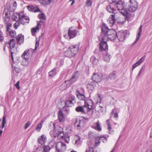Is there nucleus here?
<instances>
[{
	"instance_id": "f3484780",
	"label": "nucleus",
	"mask_w": 152,
	"mask_h": 152,
	"mask_svg": "<svg viewBox=\"0 0 152 152\" xmlns=\"http://www.w3.org/2000/svg\"><path fill=\"white\" fill-rule=\"evenodd\" d=\"M102 78V75L101 74H94L92 77V80L96 83L100 82Z\"/></svg>"
},
{
	"instance_id": "9d476101",
	"label": "nucleus",
	"mask_w": 152,
	"mask_h": 152,
	"mask_svg": "<svg viewBox=\"0 0 152 152\" xmlns=\"http://www.w3.org/2000/svg\"><path fill=\"white\" fill-rule=\"evenodd\" d=\"M78 31L76 30L75 27H71L68 30V35H65L64 37L67 39H70L75 37L77 35Z\"/></svg>"
},
{
	"instance_id": "39448f33",
	"label": "nucleus",
	"mask_w": 152,
	"mask_h": 152,
	"mask_svg": "<svg viewBox=\"0 0 152 152\" xmlns=\"http://www.w3.org/2000/svg\"><path fill=\"white\" fill-rule=\"evenodd\" d=\"M15 43L16 41L14 39H11L8 42L6 43V45H7V47L8 48L11 52V58L13 63L17 62L18 61V58H17V59H16V58H15V60H14L13 58V56L19 50L18 48L15 47Z\"/></svg>"
},
{
	"instance_id": "dca6fc26",
	"label": "nucleus",
	"mask_w": 152,
	"mask_h": 152,
	"mask_svg": "<svg viewBox=\"0 0 152 152\" xmlns=\"http://www.w3.org/2000/svg\"><path fill=\"white\" fill-rule=\"evenodd\" d=\"M69 49L75 56L78 53L79 50V45H72L69 48Z\"/></svg>"
},
{
	"instance_id": "a19ab883",
	"label": "nucleus",
	"mask_w": 152,
	"mask_h": 152,
	"mask_svg": "<svg viewBox=\"0 0 152 152\" xmlns=\"http://www.w3.org/2000/svg\"><path fill=\"white\" fill-rule=\"evenodd\" d=\"M80 123L81 121H77L75 124V127L78 129H80Z\"/></svg>"
},
{
	"instance_id": "864d4df0",
	"label": "nucleus",
	"mask_w": 152,
	"mask_h": 152,
	"mask_svg": "<svg viewBox=\"0 0 152 152\" xmlns=\"http://www.w3.org/2000/svg\"><path fill=\"white\" fill-rule=\"evenodd\" d=\"M86 152H94L93 147H89L88 149H87Z\"/></svg>"
},
{
	"instance_id": "4c0bfd02",
	"label": "nucleus",
	"mask_w": 152,
	"mask_h": 152,
	"mask_svg": "<svg viewBox=\"0 0 152 152\" xmlns=\"http://www.w3.org/2000/svg\"><path fill=\"white\" fill-rule=\"evenodd\" d=\"M12 66L13 71H15L17 73H18L20 72V69L19 68L16 67V66H14L13 64H12Z\"/></svg>"
},
{
	"instance_id": "2eb2a0df",
	"label": "nucleus",
	"mask_w": 152,
	"mask_h": 152,
	"mask_svg": "<svg viewBox=\"0 0 152 152\" xmlns=\"http://www.w3.org/2000/svg\"><path fill=\"white\" fill-rule=\"evenodd\" d=\"M99 40L101 42L99 44V49L101 51L105 50L108 49V45L107 43V40L104 39L103 40H100L99 39Z\"/></svg>"
},
{
	"instance_id": "6ab92c4d",
	"label": "nucleus",
	"mask_w": 152,
	"mask_h": 152,
	"mask_svg": "<svg viewBox=\"0 0 152 152\" xmlns=\"http://www.w3.org/2000/svg\"><path fill=\"white\" fill-rule=\"evenodd\" d=\"M21 16H22V12L19 13L15 12L13 13L12 18L14 21L20 22Z\"/></svg>"
},
{
	"instance_id": "e433bc0d",
	"label": "nucleus",
	"mask_w": 152,
	"mask_h": 152,
	"mask_svg": "<svg viewBox=\"0 0 152 152\" xmlns=\"http://www.w3.org/2000/svg\"><path fill=\"white\" fill-rule=\"evenodd\" d=\"M29 59H26V58H23L22 62V65L25 66H27L29 64Z\"/></svg>"
},
{
	"instance_id": "79ce46f5",
	"label": "nucleus",
	"mask_w": 152,
	"mask_h": 152,
	"mask_svg": "<svg viewBox=\"0 0 152 152\" xmlns=\"http://www.w3.org/2000/svg\"><path fill=\"white\" fill-rule=\"evenodd\" d=\"M43 122V120H42L41 123L39 124L37 126L36 129L37 132H39L42 127V124Z\"/></svg>"
},
{
	"instance_id": "a878e982",
	"label": "nucleus",
	"mask_w": 152,
	"mask_h": 152,
	"mask_svg": "<svg viewBox=\"0 0 152 152\" xmlns=\"http://www.w3.org/2000/svg\"><path fill=\"white\" fill-rule=\"evenodd\" d=\"M46 141V136L44 135H42L38 139L39 142L41 145L44 144Z\"/></svg>"
},
{
	"instance_id": "7c9ffc66",
	"label": "nucleus",
	"mask_w": 152,
	"mask_h": 152,
	"mask_svg": "<svg viewBox=\"0 0 152 152\" xmlns=\"http://www.w3.org/2000/svg\"><path fill=\"white\" fill-rule=\"evenodd\" d=\"M91 61L92 63L94 66H96L98 63V60L96 59L94 56H92L90 58Z\"/></svg>"
},
{
	"instance_id": "aec40b11",
	"label": "nucleus",
	"mask_w": 152,
	"mask_h": 152,
	"mask_svg": "<svg viewBox=\"0 0 152 152\" xmlns=\"http://www.w3.org/2000/svg\"><path fill=\"white\" fill-rule=\"evenodd\" d=\"M74 145L75 147H78L81 145L82 141L80 140V138L79 136H75L74 138Z\"/></svg>"
},
{
	"instance_id": "20e7f679",
	"label": "nucleus",
	"mask_w": 152,
	"mask_h": 152,
	"mask_svg": "<svg viewBox=\"0 0 152 152\" xmlns=\"http://www.w3.org/2000/svg\"><path fill=\"white\" fill-rule=\"evenodd\" d=\"M107 10L109 12L113 13L110 16L107 21L109 26H112L114 25L115 22H118L117 21L119 18V13L117 12L114 13V11H115L114 8L113 4H110L108 5L107 7Z\"/></svg>"
},
{
	"instance_id": "7ed1b4c3",
	"label": "nucleus",
	"mask_w": 152,
	"mask_h": 152,
	"mask_svg": "<svg viewBox=\"0 0 152 152\" xmlns=\"http://www.w3.org/2000/svg\"><path fill=\"white\" fill-rule=\"evenodd\" d=\"M54 130L51 131L50 134L54 137H58L59 138L64 139L66 142L68 143L69 141V137L67 134H64L63 128L60 126H58L56 128L55 127V124L52 123Z\"/></svg>"
},
{
	"instance_id": "69168bd1",
	"label": "nucleus",
	"mask_w": 152,
	"mask_h": 152,
	"mask_svg": "<svg viewBox=\"0 0 152 152\" xmlns=\"http://www.w3.org/2000/svg\"><path fill=\"white\" fill-rule=\"evenodd\" d=\"M27 8L29 10H32V9L34 8L33 7H31L29 6H27Z\"/></svg>"
},
{
	"instance_id": "c9c22d12",
	"label": "nucleus",
	"mask_w": 152,
	"mask_h": 152,
	"mask_svg": "<svg viewBox=\"0 0 152 152\" xmlns=\"http://www.w3.org/2000/svg\"><path fill=\"white\" fill-rule=\"evenodd\" d=\"M77 78L76 74H75L73 75L70 79L68 80L69 81V84H70V85L71 84L74 83L77 80Z\"/></svg>"
},
{
	"instance_id": "b1692460",
	"label": "nucleus",
	"mask_w": 152,
	"mask_h": 152,
	"mask_svg": "<svg viewBox=\"0 0 152 152\" xmlns=\"http://www.w3.org/2000/svg\"><path fill=\"white\" fill-rule=\"evenodd\" d=\"M16 39L17 44L19 45L20 44L24 41V36L21 34H19L17 36Z\"/></svg>"
},
{
	"instance_id": "4d7b16f0",
	"label": "nucleus",
	"mask_w": 152,
	"mask_h": 152,
	"mask_svg": "<svg viewBox=\"0 0 152 152\" xmlns=\"http://www.w3.org/2000/svg\"><path fill=\"white\" fill-rule=\"evenodd\" d=\"M96 96L98 97V100H97V102L99 103L101 101V98L99 94H97L96 95Z\"/></svg>"
},
{
	"instance_id": "8fccbe9b",
	"label": "nucleus",
	"mask_w": 152,
	"mask_h": 152,
	"mask_svg": "<svg viewBox=\"0 0 152 152\" xmlns=\"http://www.w3.org/2000/svg\"><path fill=\"white\" fill-rule=\"evenodd\" d=\"M6 123V121L5 119V117L4 116H3L2 120V129H3L5 126V125Z\"/></svg>"
},
{
	"instance_id": "2f4dec72",
	"label": "nucleus",
	"mask_w": 152,
	"mask_h": 152,
	"mask_svg": "<svg viewBox=\"0 0 152 152\" xmlns=\"http://www.w3.org/2000/svg\"><path fill=\"white\" fill-rule=\"evenodd\" d=\"M111 57L110 54L108 53H107L103 56V60L104 61L108 62L110 61Z\"/></svg>"
},
{
	"instance_id": "6e6552de",
	"label": "nucleus",
	"mask_w": 152,
	"mask_h": 152,
	"mask_svg": "<svg viewBox=\"0 0 152 152\" xmlns=\"http://www.w3.org/2000/svg\"><path fill=\"white\" fill-rule=\"evenodd\" d=\"M127 10L128 11V16L129 17L130 15V12H134L136 10L138 4L137 2L134 0H130L127 3Z\"/></svg>"
},
{
	"instance_id": "bf43d9fd",
	"label": "nucleus",
	"mask_w": 152,
	"mask_h": 152,
	"mask_svg": "<svg viewBox=\"0 0 152 152\" xmlns=\"http://www.w3.org/2000/svg\"><path fill=\"white\" fill-rule=\"evenodd\" d=\"M143 72V71H142V70H140L138 74L136 77L137 79H138L140 77L141 74Z\"/></svg>"
},
{
	"instance_id": "774afa93",
	"label": "nucleus",
	"mask_w": 152,
	"mask_h": 152,
	"mask_svg": "<svg viewBox=\"0 0 152 152\" xmlns=\"http://www.w3.org/2000/svg\"><path fill=\"white\" fill-rule=\"evenodd\" d=\"M75 3V1H72V2L71 4V6L72 5Z\"/></svg>"
},
{
	"instance_id": "c756f323",
	"label": "nucleus",
	"mask_w": 152,
	"mask_h": 152,
	"mask_svg": "<svg viewBox=\"0 0 152 152\" xmlns=\"http://www.w3.org/2000/svg\"><path fill=\"white\" fill-rule=\"evenodd\" d=\"M109 120L108 119L107 120V129L109 131V134H113L114 133V130L112 129L111 125L109 122Z\"/></svg>"
},
{
	"instance_id": "f257e3e1",
	"label": "nucleus",
	"mask_w": 152,
	"mask_h": 152,
	"mask_svg": "<svg viewBox=\"0 0 152 152\" xmlns=\"http://www.w3.org/2000/svg\"><path fill=\"white\" fill-rule=\"evenodd\" d=\"M9 9H5L3 13L4 22L6 24L7 31H9L12 27V24L10 21V11L14 12L16 8L17 4L14 0H11L9 2Z\"/></svg>"
},
{
	"instance_id": "f8f14e48",
	"label": "nucleus",
	"mask_w": 152,
	"mask_h": 152,
	"mask_svg": "<svg viewBox=\"0 0 152 152\" xmlns=\"http://www.w3.org/2000/svg\"><path fill=\"white\" fill-rule=\"evenodd\" d=\"M128 31H126L121 30L117 33L116 36L119 41L123 42L128 35Z\"/></svg>"
},
{
	"instance_id": "603ef678",
	"label": "nucleus",
	"mask_w": 152,
	"mask_h": 152,
	"mask_svg": "<svg viewBox=\"0 0 152 152\" xmlns=\"http://www.w3.org/2000/svg\"><path fill=\"white\" fill-rule=\"evenodd\" d=\"M20 23L19 21H16L14 25V28L15 29L17 28L20 25Z\"/></svg>"
},
{
	"instance_id": "5701e85b",
	"label": "nucleus",
	"mask_w": 152,
	"mask_h": 152,
	"mask_svg": "<svg viewBox=\"0 0 152 152\" xmlns=\"http://www.w3.org/2000/svg\"><path fill=\"white\" fill-rule=\"evenodd\" d=\"M69 81H66L65 82L63 83L60 86L59 88L61 90H64L67 88L70 85L69 84Z\"/></svg>"
},
{
	"instance_id": "e2e57ef3",
	"label": "nucleus",
	"mask_w": 152,
	"mask_h": 152,
	"mask_svg": "<svg viewBox=\"0 0 152 152\" xmlns=\"http://www.w3.org/2000/svg\"><path fill=\"white\" fill-rule=\"evenodd\" d=\"M34 8V9H35L33 11L34 12H37L39 11V8L37 7V8Z\"/></svg>"
},
{
	"instance_id": "6e6d98bb",
	"label": "nucleus",
	"mask_w": 152,
	"mask_h": 152,
	"mask_svg": "<svg viewBox=\"0 0 152 152\" xmlns=\"http://www.w3.org/2000/svg\"><path fill=\"white\" fill-rule=\"evenodd\" d=\"M4 39V36L3 33L0 30V42H2Z\"/></svg>"
},
{
	"instance_id": "f704fd0d",
	"label": "nucleus",
	"mask_w": 152,
	"mask_h": 152,
	"mask_svg": "<svg viewBox=\"0 0 152 152\" xmlns=\"http://www.w3.org/2000/svg\"><path fill=\"white\" fill-rule=\"evenodd\" d=\"M64 55L65 56L69 58H71L74 56V55H73L71 51L69 48H68L67 50L64 53Z\"/></svg>"
},
{
	"instance_id": "13d9d810",
	"label": "nucleus",
	"mask_w": 152,
	"mask_h": 152,
	"mask_svg": "<svg viewBox=\"0 0 152 152\" xmlns=\"http://www.w3.org/2000/svg\"><path fill=\"white\" fill-rule=\"evenodd\" d=\"M31 124V123L30 122H28L25 124V129H27L28 127V126H30Z\"/></svg>"
},
{
	"instance_id": "a211bd4d",
	"label": "nucleus",
	"mask_w": 152,
	"mask_h": 152,
	"mask_svg": "<svg viewBox=\"0 0 152 152\" xmlns=\"http://www.w3.org/2000/svg\"><path fill=\"white\" fill-rule=\"evenodd\" d=\"M29 21V18L23 14L22 12V16H21L20 18V23L24 25L26 23H28Z\"/></svg>"
},
{
	"instance_id": "a18cd8bd",
	"label": "nucleus",
	"mask_w": 152,
	"mask_h": 152,
	"mask_svg": "<svg viewBox=\"0 0 152 152\" xmlns=\"http://www.w3.org/2000/svg\"><path fill=\"white\" fill-rule=\"evenodd\" d=\"M9 31L10 35L12 37H15L16 36V33L15 31L14 30H11L10 31Z\"/></svg>"
},
{
	"instance_id": "4468645a",
	"label": "nucleus",
	"mask_w": 152,
	"mask_h": 152,
	"mask_svg": "<svg viewBox=\"0 0 152 152\" xmlns=\"http://www.w3.org/2000/svg\"><path fill=\"white\" fill-rule=\"evenodd\" d=\"M34 51V50L31 48L26 50L21 55V57L23 58L29 59L30 57L33 54Z\"/></svg>"
},
{
	"instance_id": "1a4fd4ad",
	"label": "nucleus",
	"mask_w": 152,
	"mask_h": 152,
	"mask_svg": "<svg viewBox=\"0 0 152 152\" xmlns=\"http://www.w3.org/2000/svg\"><path fill=\"white\" fill-rule=\"evenodd\" d=\"M69 113V111L68 108L64 107L62 110H60L58 112V118L60 122H64L66 119V116Z\"/></svg>"
},
{
	"instance_id": "5fc2aeb1",
	"label": "nucleus",
	"mask_w": 152,
	"mask_h": 152,
	"mask_svg": "<svg viewBox=\"0 0 152 152\" xmlns=\"http://www.w3.org/2000/svg\"><path fill=\"white\" fill-rule=\"evenodd\" d=\"M101 140L103 142H105L107 141V139L104 135H101Z\"/></svg>"
},
{
	"instance_id": "f03ea898",
	"label": "nucleus",
	"mask_w": 152,
	"mask_h": 152,
	"mask_svg": "<svg viewBox=\"0 0 152 152\" xmlns=\"http://www.w3.org/2000/svg\"><path fill=\"white\" fill-rule=\"evenodd\" d=\"M117 33L113 30L109 29L107 27L103 26L102 28V32L98 38L100 40H103L104 39L107 40L108 39L113 40L116 38Z\"/></svg>"
},
{
	"instance_id": "de8ad7c7",
	"label": "nucleus",
	"mask_w": 152,
	"mask_h": 152,
	"mask_svg": "<svg viewBox=\"0 0 152 152\" xmlns=\"http://www.w3.org/2000/svg\"><path fill=\"white\" fill-rule=\"evenodd\" d=\"M115 72H114L113 73H111L110 75V77L111 79H114L115 77Z\"/></svg>"
},
{
	"instance_id": "423d86ee",
	"label": "nucleus",
	"mask_w": 152,
	"mask_h": 152,
	"mask_svg": "<svg viewBox=\"0 0 152 152\" xmlns=\"http://www.w3.org/2000/svg\"><path fill=\"white\" fill-rule=\"evenodd\" d=\"M93 104V102L91 100L89 99L86 100L85 101L83 106L77 107L75 108V110L78 112L86 113L92 109Z\"/></svg>"
},
{
	"instance_id": "09e8293b",
	"label": "nucleus",
	"mask_w": 152,
	"mask_h": 152,
	"mask_svg": "<svg viewBox=\"0 0 152 152\" xmlns=\"http://www.w3.org/2000/svg\"><path fill=\"white\" fill-rule=\"evenodd\" d=\"M112 115L114 117L116 118H117L118 117V114L115 113V109H114L112 111Z\"/></svg>"
},
{
	"instance_id": "ea45409f",
	"label": "nucleus",
	"mask_w": 152,
	"mask_h": 152,
	"mask_svg": "<svg viewBox=\"0 0 152 152\" xmlns=\"http://www.w3.org/2000/svg\"><path fill=\"white\" fill-rule=\"evenodd\" d=\"M64 61L62 59H61L58 60L56 63L57 66L59 68L61 66H62L63 64Z\"/></svg>"
},
{
	"instance_id": "58836bf2",
	"label": "nucleus",
	"mask_w": 152,
	"mask_h": 152,
	"mask_svg": "<svg viewBox=\"0 0 152 152\" xmlns=\"http://www.w3.org/2000/svg\"><path fill=\"white\" fill-rule=\"evenodd\" d=\"M56 69H54L49 72V76L52 77L56 75Z\"/></svg>"
},
{
	"instance_id": "c03bdc74",
	"label": "nucleus",
	"mask_w": 152,
	"mask_h": 152,
	"mask_svg": "<svg viewBox=\"0 0 152 152\" xmlns=\"http://www.w3.org/2000/svg\"><path fill=\"white\" fill-rule=\"evenodd\" d=\"M38 16L39 19L40 20H45V16L43 13L39 14Z\"/></svg>"
},
{
	"instance_id": "72a5a7b5",
	"label": "nucleus",
	"mask_w": 152,
	"mask_h": 152,
	"mask_svg": "<svg viewBox=\"0 0 152 152\" xmlns=\"http://www.w3.org/2000/svg\"><path fill=\"white\" fill-rule=\"evenodd\" d=\"M95 86V83L94 82H91L88 83L87 85V88L91 90H93L94 89Z\"/></svg>"
},
{
	"instance_id": "ddd939ff",
	"label": "nucleus",
	"mask_w": 152,
	"mask_h": 152,
	"mask_svg": "<svg viewBox=\"0 0 152 152\" xmlns=\"http://www.w3.org/2000/svg\"><path fill=\"white\" fill-rule=\"evenodd\" d=\"M56 150L58 152H64L66 148V145L61 142H59L56 143Z\"/></svg>"
},
{
	"instance_id": "49530a36",
	"label": "nucleus",
	"mask_w": 152,
	"mask_h": 152,
	"mask_svg": "<svg viewBox=\"0 0 152 152\" xmlns=\"http://www.w3.org/2000/svg\"><path fill=\"white\" fill-rule=\"evenodd\" d=\"M92 5V2L91 0H87L86 6L87 7H90Z\"/></svg>"
},
{
	"instance_id": "bb28decb",
	"label": "nucleus",
	"mask_w": 152,
	"mask_h": 152,
	"mask_svg": "<svg viewBox=\"0 0 152 152\" xmlns=\"http://www.w3.org/2000/svg\"><path fill=\"white\" fill-rule=\"evenodd\" d=\"M53 0H40L39 2L41 4L43 5H47L50 4Z\"/></svg>"
},
{
	"instance_id": "0eeeda50",
	"label": "nucleus",
	"mask_w": 152,
	"mask_h": 152,
	"mask_svg": "<svg viewBox=\"0 0 152 152\" xmlns=\"http://www.w3.org/2000/svg\"><path fill=\"white\" fill-rule=\"evenodd\" d=\"M116 7L119 12L126 18L127 17L128 11H127V5L122 1H118L116 4Z\"/></svg>"
},
{
	"instance_id": "680f3d73",
	"label": "nucleus",
	"mask_w": 152,
	"mask_h": 152,
	"mask_svg": "<svg viewBox=\"0 0 152 152\" xmlns=\"http://www.w3.org/2000/svg\"><path fill=\"white\" fill-rule=\"evenodd\" d=\"M116 0H108V1L110 4H113V3H114Z\"/></svg>"
},
{
	"instance_id": "393cba45",
	"label": "nucleus",
	"mask_w": 152,
	"mask_h": 152,
	"mask_svg": "<svg viewBox=\"0 0 152 152\" xmlns=\"http://www.w3.org/2000/svg\"><path fill=\"white\" fill-rule=\"evenodd\" d=\"M92 127L98 131H100L101 130V128L99 121H98L96 123H93L92 125Z\"/></svg>"
},
{
	"instance_id": "cd10ccee",
	"label": "nucleus",
	"mask_w": 152,
	"mask_h": 152,
	"mask_svg": "<svg viewBox=\"0 0 152 152\" xmlns=\"http://www.w3.org/2000/svg\"><path fill=\"white\" fill-rule=\"evenodd\" d=\"M138 33L137 36L136 41L133 43V44L134 45L136 43L138 40H139V38L140 37V35L142 32V26L140 25L139 30H138Z\"/></svg>"
},
{
	"instance_id": "37998d69",
	"label": "nucleus",
	"mask_w": 152,
	"mask_h": 152,
	"mask_svg": "<svg viewBox=\"0 0 152 152\" xmlns=\"http://www.w3.org/2000/svg\"><path fill=\"white\" fill-rule=\"evenodd\" d=\"M95 145H97L99 144L101 140V136L96 137V138Z\"/></svg>"
},
{
	"instance_id": "3c124183",
	"label": "nucleus",
	"mask_w": 152,
	"mask_h": 152,
	"mask_svg": "<svg viewBox=\"0 0 152 152\" xmlns=\"http://www.w3.org/2000/svg\"><path fill=\"white\" fill-rule=\"evenodd\" d=\"M50 148L48 146H45L43 148L42 152H48L50 150Z\"/></svg>"
},
{
	"instance_id": "338daca9",
	"label": "nucleus",
	"mask_w": 152,
	"mask_h": 152,
	"mask_svg": "<svg viewBox=\"0 0 152 152\" xmlns=\"http://www.w3.org/2000/svg\"><path fill=\"white\" fill-rule=\"evenodd\" d=\"M3 131L2 130H0V137H1L2 133Z\"/></svg>"
},
{
	"instance_id": "9b49d317",
	"label": "nucleus",
	"mask_w": 152,
	"mask_h": 152,
	"mask_svg": "<svg viewBox=\"0 0 152 152\" xmlns=\"http://www.w3.org/2000/svg\"><path fill=\"white\" fill-rule=\"evenodd\" d=\"M77 98L80 100H84L86 97L84 95V90L83 88H78L75 92Z\"/></svg>"
},
{
	"instance_id": "c85d7f7f",
	"label": "nucleus",
	"mask_w": 152,
	"mask_h": 152,
	"mask_svg": "<svg viewBox=\"0 0 152 152\" xmlns=\"http://www.w3.org/2000/svg\"><path fill=\"white\" fill-rule=\"evenodd\" d=\"M138 33L137 36L136 41L133 43V44L134 45L136 43L138 40H139V38L140 37V35L142 32V26L140 25L139 30H138Z\"/></svg>"
},
{
	"instance_id": "412c9836",
	"label": "nucleus",
	"mask_w": 152,
	"mask_h": 152,
	"mask_svg": "<svg viewBox=\"0 0 152 152\" xmlns=\"http://www.w3.org/2000/svg\"><path fill=\"white\" fill-rule=\"evenodd\" d=\"M75 103V97L74 96H72L69 100L67 101L65 103L66 105L68 107L72 106L73 104Z\"/></svg>"
},
{
	"instance_id": "473e14b6",
	"label": "nucleus",
	"mask_w": 152,
	"mask_h": 152,
	"mask_svg": "<svg viewBox=\"0 0 152 152\" xmlns=\"http://www.w3.org/2000/svg\"><path fill=\"white\" fill-rule=\"evenodd\" d=\"M40 22H43V21H39L37 23V26L35 28H32L31 31L32 33H35L37 31H39V26L40 25V24L39 23Z\"/></svg>"
},
{
	"instance_id": "0e129e2a",
	"label": "nucleus",
	"mask_w": 152,
	"mask_h": 152,
	"mask_svg": "<svg viewBox=\"0 0 152 152\" xmlns=\"http://www.w3.org/2000/svg\"><path fill=\"white\" fill-rule=\"evenodd\" d=\"M39 42L37 41L35 46V49H36L39 46Z\"/></svg>"
},
{
	"instance_id": "052dcab7",
	"label": "nucleus",
	"mask_w": 152,
	"mask_h": 152,
	"mask_svg": "<svg viewBox=\"0 0 152 152\" xmlns=\"http://www.w3.org/2000/svg\"><path fill=\"white\" fill-rule=\"evenodd\" d=\"M19 81H18L16 84L15 85V86H16V88L17 89H20V87L19 86Z\"/></svg>"
},
{
	"instance_id": "4be33fe9",
	"label": "nucleus",
	"mask_w": 152,
	"mask_h": 152,
	"mask_svg": "<svg viewBox=\"0 0 152 152\" xmlns=\"http://www.w3.org/2000/svg\"><path fill=\"white\" fill-rule=\"evenodd\" d=\"M145 58V56L142 57L139 60L134 63L132 66V70H133L136 67L144 61Z\"/></svg>"
}]
</instances>
